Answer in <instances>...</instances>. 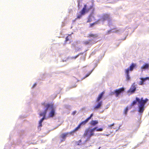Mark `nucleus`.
<instances>
[{"instance_id":"f257e3e1","label":"nucleus","mask_w":149,"mask_h":149,"mask_svg":"<svg viewBox=\"0 0 149 149\" xmlns=\"http://www.w3.org/2000/svg\"><path fill=\"white\" fill-rule=\"evenodd\" d=\"M42 105L45 110L44 112H41L40 114V116H43V117L39 121L38 128L42 126V123L45 119V115L47 113H49V116L50 117H53L55 115V107L53 104L44 103Z\"/></svg>"},{"instance_id":"f03ea898","label":"nucleus","mask_w":149,"mask_h":149,"mask_svg":"<svg viewBox=\"0 0 149 149\" xmlns=\"http://www.w3.org/2000/svg\"><path fill=\"white\" fill-rule=\"evenodd\" d=\"M148 101V99L147 98L143 99V98L140 99L137 97L136 98V100L133 101L131 104L132 106H134L138 103V111L140 115H142L143 113L145 108L146 107L145 106L146 103Z\"/></svg>"},{"instance_id":"7ed1b4c3","label":"nucleus","mask_w":149,"mask_h":149,"mask_svg":"<svg viewBox=\"0 0 149 149\" xmlns=\"http://www.w3.org/2000/svg\"><path fill=\"white\" fill-rule=\"evenodd\" d=\"M98 36V35L97 34H93V33L89 34L87 37L89 38L92 37L93 39L84 41V44L85 45H93L97 41V39H96V38Z\"/></svg>"},{"instance_id":"20e7f679","label":"nucleus","mask_w":149,"mask_h":149,"mask_svg":"<svg viewBox=\"0 0 149 149\" xmlns=\"http://www.w3.org/2000/svg\"><path fill=\"white\" fill-rule=\"evenodd\" d=\"M77 128V127L70 132H68L61 134L60 136V137L61 138V142H62L64 141L67 136H68L70 135H72L73 133L77 131L79 129V128L76 129Z\"/></svg>"},{"instance_id":"39448f33","label":"nucleus","mask_w":149,"mask_h":149,"mask_svg":"<svg viewBox=\"0 0 149 149\" xmlns=\"http://www.w3.org/2000/svg\"><path fill=\"white\" fill-rule=\"evenodd\" d=\"M110 18L109 15L107 14H104L102 16V18L99 19L97 22L91 24V27L93 26L95 24L100 23L106 20H108Z\"/></svg>"},{"instance_id":"423d86ee","label":"nucleus","mask_w":149,"mask_h":149,"mask_svg":"<svg viewBox=\"0 0 149 149\" xmlns=\"http://www.w3.org/2000/svg\"><path fill=\"white\" fill-rule=\"evenodd\" d=\"M136 65V64L132 63V64L130 65L129 68L125 70V72L126 75V78L127 80H129L130 79V77L129 75V71H132Z\"/></svg>"},{"instance_id":"0eeeda50","label":"nucleus","mask_w":149,"mask_h":149,"mask_svg":"<svg viewBox=\"0 0 149 149\" xmlns=\"http://www.w3.org/2000/svg\"><path fill=\"white\" fill-rule=\"evenodd\" d=\"M89 10L88 9H86V5H84V7L77 14V18L78 19L80 18L82 15H84L86 12H87Z\"/></svg>"},{"instance_id":"6e6552de","label":"nucleus","mask_w":149,"mask_h":149,"mask_svg":"<svg viewBox=\"0 0 149 149\" xmlns=\"http://www.w3.org/2000/svg\"><path fill=\"white\" fill-rule=\"evenodd\" d=\"M93 116V113L91 114L90 116L88 118H87L85 120L82 121L81 123H80L77 127V128L76 129H78V128L80 129L81 127V126L82 125H84L86 124L89 121V120Z\"/></svg>"},{"instance_id":"1a4fd4ad","label":"nucleus","mask_w":149,"mask_h":149,"mask_svg":"<svg viewBox=\"0 0 149 149\" xmlns=\"http://www.w3.org/2000/svg\"><path fill=\"white\" fill-rule=\"evenodd\" d=\"M124 91V88H123L117 89L115 90V96L116 97H118L121 94L123 93Z\"/></svg>"},{"instance_id":"9d476101","label":"nucleus","mask_w":149,"mask_h":149,"mask_svg":"<svg viewBox=\"0 0 149 149\" xmlns=\"http://www.w3.org/2000/svg\"><path fill=\"white\" fill-rule=\"evenodd\" d=\"M90 129L88 128L86 130L83 136L84 137H85L86 136L87 137V139L86 141H88L90 139V138L92 136H90Z\"/></svg>"},{"instance_id":"9b49d317","label":"nucleus","mask_w":149,"mask_h":149,"mask_svg":"<svg viewBox=\"0 0 149 149\" xmlns=\"http://www.w3.org/2000/svg\"><path fill=\"white\" fill-rule=\"evenodd\" d=\"M136 85L135 84V83H134L132 85L131 88L128 91V92H130L132 93H134L136 90Z\"/></svg>"},{"instance_id":"f8f14e48","label":"nucleus","mask_w":149,"mask_h":149,"mask_svg":"<svg viewBox=\"0 0 149 149\" xmlns=\"http://www.w3.org/2000/svg\"><path fill=\"white\" fill-rule=\"evenodd\" d=\"M142 71L144 70L149 69V63H145L141 67Z\"/></svg>"},{"instance_id":"ddd939ff","label":"nucleus","mask_w":149,"mask_h":149,"mask_svg":"<svg viewBox=\"0 0 149 149\" xmlns=\"http://www.w3.org/2000/svg\"><path fill=\"white\" fill-rule=\"evenodd\" d=\"M97 102V104L94 107V109L95 110H97L99 109L100 108L102 105V101H99V102Z\"/></svg>"},{"instance_id":"4468645a","label":"nucleus","mask_w":149,"mask_h":149,"mask_svg":"<svg viewBox=\"0 0 149 149\" xmlns=\"http://www.w3.org/2000/svg\"><path fill=\"white\" fill-rule=\"evenodd\" d=\"M140 79L141 80L139 82V84L142 85L144 84V82L146 80L149 79V77H147L145 78H141Z\"/></svg>"},{"instance_id":"2eb2a0df","label":"nucleus","mask_w":149,"mask_h":149,"mask_svg":"<svg viewBox=\"0 0 149 149\" xmlns=\"http://www.w3.org/2000/svg\"><path fill=\"white\" fill-rule=\"evenodd\" d=\"M104 94V91L102 92L100 94L97 98L96 102H99V101H100V100L102 99Z\"/></svg>"},{"instance_id":"dca6fc26","label":"nucleus","mask_w":149,"mask_h":149,"mask_svg":"<svg viewBox=\"0 0 149 149\" xmlns=\"http://www.w3.org/2000/svg\"><path fill=\"white\" fill-rule=\"evenodd\" d=\"M97 128V127H95L93 129H90V131L91 133H90V136H92L94 135V132L96 130Z\"/></svg>"},{"instance_id":"f3484780","label":"nucleus","mask_w":149,"mask_h":149,"mask_svg":"<svg viewBox=\"0 0 149 149\" xmlns=\"http://www.w3.org/2000/svg\"><path fill=\"white\" fill-rule=\"evenodd\" d=\"M115 29V33H116L118 34H120L121 33H123L124 31H125V30L124 29Z\"/></svg>"},{"instance_id":"a211bd4d","label":"nucleus","mask_w":149,"mask_h":149,"mask_svg":"<svg viewBox=\"0 0 149 149\" xmlns=\"http://www.w3.org/2000/svg\"><path fill=\"white\" fill-rule=\"evenodd\" d=\"M83 54V53H80L79 54L75 56H73L71 58H71V59H76L77 58L79 55L82 54ZM69 58H68L67 60H65V61H68V60L69 59Z\"/></svg>"},{"instance_id":"6ab92c4d","label":"nucleus","mask_w":149,"mask_h":149,"mask_svg":"<svg viewBox=\"0 0 149 149\" xmlns=\"http://www.w3.org/2000/svg\"><path fill=\"white\" fill-rule=\"evenodd\" d=\"M94 17L93 16V13H92L89 15L87 22H91V21H92V19Z\"/></svg>"},{"instance_id":"aec40b11","label":"nucleus","mask_w":149,"mask_h":149,"mask_svg":"<svg viewBox=\"0 0 149 149\" xmlns=\"http://www.w3.org/2000/svg\"><path fill=\"white\" fill-rule=\"evenodd\" d=\"M94 68H94L90 72H88L87 74H86L85 76L81 79V80H83V79H84L88 77L90 75L91 73L93 72V70H94Z\"/></svg>"},{"instance_id":"412c9836","label":"nucleus","mask_w":149,"mask_h":149,"mask_svg":"<svg viewBox=\"0 0 149 149\" xmlns=\"http://www.w3.org/2000/svg\"><path fill=\"white\" fill-rule=\"evenodd\" d=\"M98 123V121L97 120H92L91 122V125L93 126H95Z\"/></svg>"},{"instance_id":"4be33fe9","label":"nucleus","mask_w":149,"mask_h":149,"mask_svg":"<svg viewBox=\"0 0 149 149\" xmlns=\"http://www.w3.org/2000/svg\"><path fill=\"white\" fill-rule=\"evenodd\" d=\"M115 29H112L107 31L105 34L106 35H108L110 34L111 33H115Z\"/></svg>"},{"instance_id":"5701e85b","label":"nucleus","mask_w":149,"mask_h":149,"mask_svg":"<svg viewBox=\"0 0 149 149\" xmlns=\"http://www.w3.org/2000/svg\"><path fill=\"white\" fill-rule=\"evenodd\" d=\"M129 110V109L128 107H127L124 110V113L125 115H126L127 113V112Z\"/></svg>"},{"instance_id":"b1692460","label":"nucleus","mask_w":149,"mask_h":149,"mask_svg":"<svg viewBox=\"0 0 149 149\" xmlns=\"http://www.w3.org/2000/svg\"><path fill=\"white\" fill-rule=\"evenodd\" d=\"M75 144L77 145H80L81 144V140H79L78 141L75 142Z\"/></svg>"},{"instance_id":"393cba45","label":"nucleus","mask_w":149,"mask_h":149,"mask_svg":"<svg viewBox=\"0 0 149 149\" xmlns=\"http://www.w3.org/2000/svg\"><path fill=\"white\" fill-rule=\"evenodd\" d=\"M114 125V123H113V124H111L110 125H108L109 128L110 129H112V127Z\"/></svg>"},{"instance_id":"a878e982","label":"nucleus","mask_w":149,"mask_h":149,"mask_svg":"<svg viewBox=\"0 0 149 149\" xmlns=\"http://www.w3.org/2000/svg\"><path fill=\"white\" fill-rule=\"evenodd\" d=\"M96 130L97 131H102L103 130V129L102 128H98V127L97 128Z\"/></svg>"},{"instance_id":"bb28decb","label":"nucleus","mask_w":149,"mask_h":149,"mask_svg":"<svg viewBox=\"0 0 149 149\" xmlns=\"http://www.w3.org/2000/svg\"><path fill=\"white\" fill-rule=\"evenodd\" d=\"M110 95H115V90L114 91H113L111 92V93L110 94Z\"/></svg>"},{"instance_id":"cd10ccee","label":"nucleus","mask_w":149,"mask_h":149,"mask_svg":"<svg viewBox=\"0 0 149 149\" xmlns=\"http://www.w3.org/2000/svg\"><path fill=\"white\" fill-rule=\"evenodd\" d=\"M80 1H78V6L79 7V8L81 6L80 5Z\"/></svg>"},{"instance_id":"c85d7f7f","label":"nucleus","mask_w":149,"mask_h":149,"mask_svg":"<svg viewBox=\"0 0 149 149\" xmlns=\"http://www.w3.org/2000/svg\"><path fill=\"white\" fill-rule=\"evenodd\" d=\"M69 40V38H68V36L67 37H66L65 38V41L67 42Z\"/></svg>"},{"instance_id":"c756f323","label":"nucleus","mask_w":149,"mask_h":149,"mask_svg":"<svg viewBox=\"0 0 149 149\" xmlns=\"http://www.w3.org/2000/svg\"><path fill=\"white\" fill-rule=\"evenodd\" d=\"M81 59L83 60L84 61L85 60V57L84 56L82 57L81 58Z\"/></svg>"},{"instance_id":"7c9ffc66","label":"nucleus","mask_w":149,"mask_h":149,"mask_svg":"<svg viewBox=\"0 0 149 149\" xmlns=\"http://www.w3.org/2000/svg\"><path fill=\"white\" fill-rule=\"evenodd\" d=\"M36 83H35L33 85V86L32 87V88H34V87H35L36 86Z\"/></svg>"},{"instance_id":"2f4dec72","label":"nucleus","mask_w":149,"mask_h":149,"mask_svg":"<svg viewBox=\"0 0 149 149\" xmlns=\"http://www.w3.org/2000/svg\"><path fill=\"white\" fill-rule=\"evenodd\" d=\"M76 111H74L72 113V114L73 115H75L76 114Z\"/></svg>"},{"instance_id":"473e14b6","label":"nucleus","mask_w":149,"mask_h":149,"mask_svg":"<svg viewBox=\"0 0 149 149\" xmlns=\"http://www.w3.org/2000/svg\"><path fill=\"white\" fill-rule=\"evenodd\" d=\"M126 37H125V38L123 40H125V39H126Z\"/></svg>"},{"instance_id":"72a5a7b5","label":"nucleus","mask_w":149,"mask_h":149,"mask_svg":"<svg viewBox=\"0 0 149 149\" xmlns=\"http://www.w3.org/2000/svg\"><path fill=\"white\" fill-rule=\"evenodd\" d=\"M120 126H119V128H118V129H120Z\"/></svg>"},{"instance_id":"f704fd0d","label":"nucleus","mask_w":149,"mask_h":149,"mask_svg":"<svg viewBox=\"0 0 149 149\" xmlns=\"http://www.w3.org/2000/svg\"><path fill=\"white\" fill-rule=\"evenodd\" d=\"M100 148H101V147H100L99 148V149H100Z\"/></svg>"},{"instance_id":"c9c22d12","label":"nucleus","mask_w":149,"mask_h":149,"mask_svg":"<svg viewBox=\"0 0 149 149\" xmlns=\"http://www.w3.org/2000/svg\"><path fill=\"white\" fill-rule=\"evenodd\" d=\"M64 60H63V62H64Z\"/></svg>"},{"instance_id":"e433bc0d","label":"nucleus","mask_w":149,"mask_h":149,"mask_svg":"<svg viewBox=\"0 0 149 149\" xmlns=\"http://www.w3.org/2000/svg\"><path fill=\"white\" fill-rule=\"evenodd\" d=\"M76 86H74V87H76ZM72 88H73V87H72Z\"/></svg>"},{"instance_id":"4c0bfd02","label":"nucleus","mask_w":149,"mask_h":149,"mask_svg":"<svg viewBox=\"0 0 149 149\" xmlns=\"http://www.w3.org/2000/svg\"><path fill=\"white\" fill-rule=\"evenodd\" d=\"M44 79V78H42V79Z\"/></svg>"},{"instance_id":"58836bf2","label":"nucleus","mask_w":149,"mask_h":149,"mask_svg":"<svg viewBox=\"0 0 149 149\" xmlns=\"http://www.w3.org/2000/svg\"><path fill=\"white\" fill-rule=\"evenodd\" d=\"M79 81V80H77V81Z\"/></svg>"}]
</instances>
